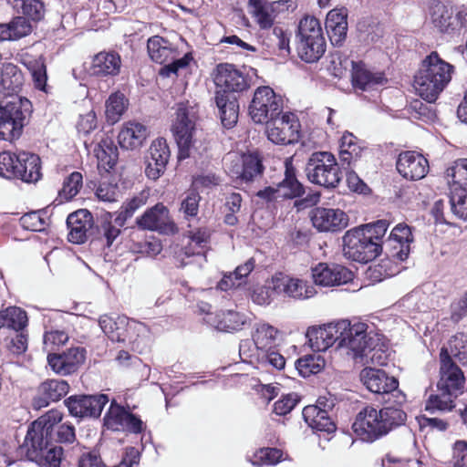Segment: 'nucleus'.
Segmentation results:
<instances>
[{"mask_svg":"<svg viewBox=\"0 0 467 467\" xmlns=\"http://www.w3.org/2000/svg\"><path fill=\"white\" fill-rule=\"evenodd\" d=\"M24 76L17 66L6 63L0 74V140L18 139L32 112V104L19 96Z\"/></svg>","mask_w":467,"mask_h":467,"instance_id":"f257e3e1","label":"nucleus"},{"mask_svg":"<svg viewBox=\"0 0 467 467\" xmlns=\"http://www.w3.org/2000/svg\"><path fill=\"white\" fill-rule=\"evenodd\" d=\"M57 410H51L28 427L19 453L42 467H60L63 449L54 444V428L62 420Z\"/></svg>","mask_w":467,"mask_h":467,"instance_id":"f03ea898","label":"nucleus"},{"mask_svg":"<svg viewBox=\"0 0 467 467\" xmlns=\"http://www.w3.org/2000/svg\"><path fill=\"white\" fill-rule=\"evenodd\" d=\"M389 228L386 220H379L351 230L343 237V252L348 258L359 263L374 260L383 251L381 239Z\"/></svg>","mask_w":467,"mask_h":467,"instance_id":"7ed1b4c3","label":"nucleus"},{"mask_svg":"<svg viewBox=\"0 0 467 467\" xmlns=\"http://www.w3.org/2000/svg\"><path fill=\"white\" fill-rule=\"evenodd\" d=\"M453 66L443 60L436 51L428 55L414 76L413 87L424 100L436 101L451 80Z\"/></svg>","mask_w":467,"mask_h":467,"instance_id":"20e7f679","label":"nucleus"},{"mask_svg":"<svg viewBox=\"0 0 467 467\" xmlns=\"http://www.w3.org/2000/svg\"><path fill=\"white\" fill-rule=\"evenodd\" d=\"M464 386L465 378L462 369L452 360L448 359L444 351L441 355L438 393L429 397L426 410H451L455 407L454 400L463 392Z\"/></svg>","mask_w":467,"mask_h":467,"instance_id":"39448f33","label":"nucleus"},{"mask_svg":"<svg viewBox=\"0 0 467 467\" xmlns=\"http://www.w3.org/2000/svg\"><path fill=\"white\" fill-rule=\"evenodd\" d=\"M298 57L306 63H314L326 51V39L317 18L306 16L300 19L296 35Z\"/></svg>","mask_w":467,"mask_h":467,"instance_id":"423d86ee","label":"nucleus"},{"mask_svg":"<svg viewBox=\"0 0 467 467\" xmlns=\"http://www.w3.org/2000/svg\"><path fill=\"white\" fill-rule=\"evenodd\" d=\"M147 50L153 62L161 65L168 63L159 71L160 76L163 78L177 76L178 71L185 68L192 60L191 53L185 54L181 58H176L179 56V51L175 45L161 36H153L148 39Z\"/></svg>","mask_w":467,"mask_h":467,"instance_id":"0eeeda50","label":"nucleus"},{"mask_svg":"<svg viewBox=\"0 0 467 467\" xmlns=\"http://www.w3.org/2000/svg\"><path fill=\"white\" fill-rule=\"evenodd\" d=\"M308 181L325 188H336L342 173L333 154L327 151L312 153L306 165Z\"/></svg>","mask_w":467,"mask_h":467,"instance_id":"6e6552de","label":"nucleus"},{"mask_svg":"<svg viewBox=\"0 0 467 467\" xmlns=\"http://www.w3.org/2000/svg\"><path fill=\"white\" fill-rule=\"evenodd\" d=\"M257 78V70L253 67L238 68L233 64L217 65L214 75L216 92L234 95L247 90Z\"/></svg>","mask_w":467,"mask_h":467,"instance_id":"1a4fd4ad","label":"nucleus"},{"mask_svg":"<svg viewBox=\"0 0 467 467\" xmlns=\"http://www.w3.org/2000/svg\"><path fill=\"white\" fill-rule=\"evenodd\" d=\"M338 348H348L355 361L366 351L368 338L375 333L367 323L356 319H340L337 321Z\"/></svg>","mask_w":467,"mask_h":467,"instance_id":"9d476101","label":"nucleus"},{"mask_svg":"<svg viewBox=\"0 0 467 467\" xmlns=\"http://www.w3.org/2000/svg\"><path fill=\"white\" fill-rule=\"evenodd\" d=\"M175 115L171 130L179 148V159L183 160L191 154L197 110L189 102H182L177 104Z\"/></svg>","mask_w":467,"mask_h":467,"instance_id":"9b49d317","label":"nucleus"},{"mask_svg":"<svg viewBox=\"0 0 467 467\" xmlns=\"http://www.w3.org/2000/svg\"><path fill=\"white\" fill-rule=\"evenodd\" d=\"M284 101L280 95L268 86L255 89L249 105V115L254 122L263 124L283 113Z\"/></svg>","mask_w":467,"mask_h":467,"instance_id":"f8f14e48","label":"nucleus"},{"mask_svg":"<svg viewBox=\"0 0 467 467\" xmlns=\"http://www.w3.org/2000/svg\"><path fill=\"white\" fill-rule=\"evenodd\" d=\"M99 325L111 341L117 342H124L128 339L135 343L138 338H134L132 333H137L138 337H144L149 333L146 325L134 320L130 321L124 316L102 315L99 318Z\"/></svg>","mask_w":467,"mask_h":467,"instance_id":"ddd939ff","label":"nucleus"},{"mask_svg":"<svg viewBox=\"0 0 467 467\" xmlns=\"http://www.w3.org/2000/svg\"><path fill=\"white\" fill-rule=\"evenodd\" d=\"M265 123L266 136L275 144H293L299 139L300 124L296 116L291 112L282 113Z\"/></svg>","mask_w":467,"mask_h":467,"instance_id":"4468645a","label":"nucleus"},{"mask_svg":"<svg viewBox=\"0 0 467 467\" xmlns=\"http://www.w3.org/2000/svg\"><path fill=\"white\" fill-rule=\"evenodd\" d=\"M249 13L258 26L270 29L275 19L282 14L294 10L296 7L292 0H278L268 2L266 0H248Z\"/></svg>","mask_w":467,"mask_h":467,"instance_id":"2eb2a0df","label":"nucleus"},{"mask_svg":"<svg viewBox=\"0 0 467 467\" xmlns=\"http://www.w3.org/2000/svg\"><path fill=\"white\" fill-rule=\"evenodd\" d=\"M360 379L373 393L391 394L399 404L405 401V396L398 389V380L394 377H389L382 369L366 367L360 372Z\"/></svg>","mask_w":467,"mask_h":467,"instance_id":"dca6fc26","label":"nucleus"},{"mask_svg":"<svg viewBox=\"0 0 467 467\" xmlns=\"http://www.w3.org/2000/svg\"><path fill=\"white\" fill-rule=\"evenodd\" d=\"M103 421L108 430L114 431H127L132 433H140L144 430L143 421L115 400L111 401Z\"/></svg>","mask_w":467,"mask_h":467,"instance_id":"f3484780","label":"nucleus"},{"mask_svg":"<svg viewBox=\"0 0 467 467\" xmlns=\"http://www.w3.org/2000/svg\"><path fill=\"white\" fill-rule=\"evenodd\" d=\"M108 402L105 394L73 395L65 400L70 415L77 418H99Z\"/></svg>","mask_w":467,"mask_h":467,"instance_id":"a211bd4d","label":"nucleus"},{"mask_svg":"<svg viewBox=\"0 0 467 467\" xmlns=\"http://www.w3.org/2000/svg\"><path fill=\"white\" fill-rule=\"evenodd\" d=\"M380 414L373 407H366L356 417L352 429L360 440L372 442L385 435Z\"/></svg>","mask_w":467,"mask_h":467,"instance_id":"6ab92c4d","label":"nucleus"},{"mask_svg":"<svg viewBox=\"0 0 467 467\" xmlns=\"http://www.w3.org/2000/svg\"><path fill=\"white\" fill-rule=\"evenodd\" d=\"M272 288L276 295L293 299L305 300L313 297L317 291L308 282L282 273L272 277Z\"/></svg>","mask_w":467,"mask_h":467,"instance_id":"aec40b11","label":"nucleus"},{"mask_svg":"<svg viewBox=\"0 0 467 467\" xmlns=\"http://www.w3.org/2000/svg\"><path fill=\"white\" fill-rule=\"evenodd\" d=\"M413 242L411 228L406 223L397 224L387 239H381L382 248L394 259L404 261L410 252V244Z\"/></svg>","mask_w":467,"mask_h":467,"instance_id":"412c9836","label":"nucleus"},{"mask_svg":"<svg viewBox=\"0 0 467 467\" xmlns=\"http://www.w3.org/2000/svg\"><path fill=\"white\" fill-rule=\"evenodd\" d=\"M310 218L319 232H339L348 225V216L340 209L316 207Z\"/></svg>","mask_w":467,"mask_h":467,"instance_id":"4be33fe9","label":"nucleus"},{"mask_svg":"<svg viewBox=\"0 0 467 467\" xmlns=\"http://www.w3.org/2000/svg\"><path fill=\"white\" fill-rule=\"evenodd\" d=\"M228 171L240 182H250L263 174L264 166L258 154L249 153L241 157L234 156V160L231 161Z\"/></svg>","mask_w":467,"mask_h":467,"instance_id":"5701e85b","label":"nucleus"},{"mask_svg":"<svg viewBox=\"0 0 467 467\" xmlns=\"http://www.w3.org/2000/svg\"><path fill=\"white\" fill-rule=\"evenodd\" d=\"M137 224L144 230L160 233H171L175 225L170 217L168 208L162 203H157L137 218Z\"/></svg>","mask_w":467,"mask_h":467,"instance_id":"b1692460","label":"nucleus"},{"mask_svg":"<svg viewBox=\"0 0 467 467\" xmlns=\"http://www.w3.org/2000/svg\"><path fill=\"white\" fill-rule=\"evenodd\" d=\"M312 277L317 285L333 286L352 281L354 275L343 265H328L321 263L312 269Z\"/></svg>","mask_w":467,"mask_h":467,"instance_id":"393cba45","label":"nucleus"},{"mask_svg":"<svg viewBox=\"0 0 467 467\" xmlns=\"http://www.w3.org/2000/svg\"><path fill=\"white\" fill-rule=\"evenodd\" d=\"M203 320L218 331L229 333L242 330L250 322L247 315L233 309L217 311L215 315H209Z\"/></svg>","mask_w":467,"mask_h":467,"instance_id":"a878e982","label":"nucleus"},{"mask_svg":"<svg viewBox=\"0 0 467 467\" xmlns=\"http://www.w3.org/2000/svg\"><path fill=\"white\" fill-rule=\"evenodd\" d=\"M399 173L409 180L416 181L424 178L429 171L428 160L415 151H405L399 155L397 161Z\"/></svg>","mask_w":467,"mask_h":467,"instance_id":"bb28decb","label":"nucleus"},{"mask_svg":"<svg viewBox=\"0 0 467 467\" xmlns=\"http://www.w3.org/2000/svg\"><path fill=\"white\" fill-rule=\"evenodd\" d=\"M69 390L68 383L64 379H47L42 382L34 397L32 406L36 410L47 407L51 402L58 401Z\"/></svg>","mask_w":467,"mask_h":467,"instance_id":"cd10ccee","label":"nucleus"},{"mask_svg":"<svg viewBox=\"0 0 467 467\" xmlns=\"http://www.w3.org/2000/svg\"><path fill=\"white\" fill-rule=\"evenodd\" d=\"M85 360V349L70 348L60 354L49 353L47 362L51 369L59 375H68L75 372Z\"/></svg>","mask_w":467,"mask_h":467,"instance_id":"c85d7f7f","label":"nucleus"},{"mask_svg":"<svg viewBox=\"0 0 467 467\" xmlns=\"http://www.w3.org/2000/svg\"><path fill=\"white\" fill-rule=\"evenodd\" d=\"M15 180L26 183H35L41 177V160L38 155L27 151H18V159Z\"/></svg>","mask_w":467,"mask_h":467,"instance_id":"c756f323","label":"nucleus"},{"mask_svg":"<svg viewBox=\"0 0 467 467\" xmlns=\"http://www.w3.org/2000/svg\"><path fill=\"white\" fill-rule=\"evenodd\" d=\"M68 241L73 244H84L92 227V215L87 210H78L70 213L67 219Z\"/></svg>","mask_w":467,"mask_h":467,"instance_id":"7c9ffc66","label":"nucleus"},{"mask_svg":"<svg viewBox=\"0 0 467 467\" xmlns=\"http://www.w3.org/2000/svg\"><path fill=\"white\" fill-rule=\"evenodd\" d=\"M337 321L325 324L318 327H310L306 332L309 345L314 351H326L337 344L338 347V336Z\"/></svg>","mask_w":467,"mask_h":467,"instance_id":"2f4dec72","label":"nucleus"},{"mask_svg":"<svg viewBox=\"0 0 467 467\" xmlns=\"http://www.w3.org/2000/svg\"><path fill=\"white\" fill-rule=\"evenodd\" d=\"M363 356L358 357V361L361 365L383 366L387 364L389 357V348L382 334L374 333L373 337L368 338L366 351Z\"/></svg>","mask_w":467,"mask_h":467,"instance_id":"473e14b6","label":"nucleus"},{"mask_svg":"<svg viewBox=\"0 0 467 467\" xmlns=\"http://www.w3.org/2000/svg\"><path fill=\"white\" fill-rule=\"evenodd\" d=\"M348 9L346 7L330 10L326 18V29L334 46H341L348 32Z\"/></svg>","mask_w":467,"mask_h":467,"instance_id":"72a5a7b5","label":"nucleus"},{"mask_svg":"<svg viewBox=\"0 0 467 467\" xmlns=\"http://www.w3.org/2000/svg\"><path fill=\"white\" fill-rule=\"evenodd\" d=\"M121 58L116 52H99L92 60L90 73L96 77H114L120 71Z\"/></svg>","mask_w":467,"mask_h":467,"instance_id":"f704fd0d","label":"nucleus"},{"mask_svg":"<svg viewBox=\"0 0 467 467\" xmlns=\"http://www.w3.org/2000/svg\"><path fill=\"white\" fill-rule=\"evenodd\" d=\"M94 154L98 160L99 171L109 172L112 170L118 161V148L113 140L102 134L99 141L93 148Z\"/></svg>","mask_w":467,"mask_h":467,"instance_id":"c9c22d12","label":"nucleus"},{"mask_svg":"<svg viewBox=\"0 0 467 467\" xmlns=\"http://www.w3.org/2000/svg\"><path fill=\"white\" fill-rule=\"evenodd\" d=\"M189 243L182 249V254H178L177 261L179 266L183 267L189 264L184 258H181L183 254L186 258L192 256H199L204 254V249L207 247L210 239V233L206 228H198L190 231L188 234Z\"/></svg>","mask_w":467,"mask_h":467,"instance_id":"e433bc0d","label":"nucleus"},{"mask_svg":"<svg viewBox=\"0 0 467 467\" xmlns=\"http://www.w3.org/2000/svg\"><path fill=\"white\" fill-rule=\"evenodd\" d=\"M303 418L307 425L317 431L331 433L336 431V424L331 420L327 410L319 405H308L303 410Z\"/></svg>","mask_w":467,"mask_h":467,"instance_id":"4c0bfd02","label":"nucleus"},{"mask_svg":"<svg viewBox=\"0 0 467 467\" xmlns=\"http://www.w3.org/2000/svg\"><path fill=\"white\" fill-rule=\"evenodd\" d=\"M430 18L435 27L442 33H456L457 25L452 8L437 1L430 7Z\"/></svg>","mask_w":467,"mask_h":467,"instance_id":"58836bf2","label":"nucleus"},{"mask_svg":"<svg viewBox=\"0 0 467 467\" xmlns=\"http://www.w3.org/2000/svg\"><path fill=\"white\" fill-rule=\"evenodd\" d=\"M285 177L276 184L277 195L282 199H294L302 196L304 188L296 179L292 159H285Z\"/></svg>","mask_w":467,"mask_h":467,"instance_id":"ea45409f","label":"nucleus"},{"mask_svg":"<svg viewBox=\"0 0 467 467\" xmlns=\"http://www.w3.org/2000/svg\"><path fill=\"white\" fill-rule=\"evenodd\" d=\"M148 136L147 128L135 121L126 123L119 133L118 140L121 148L135 150L140 148Z\"/></svg>","mask_w":467,"mask_h":467,"instance_id":"a19ab883","label":"nucleus"},{"mask_svg":"<svg viewBox=\"0 0 467 467\" xmlns=\"http://www.w3.org/2000/svg\"><path fill=\"white\" fill-rule=\"evenodd\" d=\"M214 99L222 124L227 129L233 128L237 123L239 113L236 97L230 94L215 93Z\"/></svg>","mask_w":467,"mask_h":467,"instance_id":"79ce46f5","label":"nucleus"},{"mask_svg":"<svg viewBox=\"0 0 467 467\" xmlns=\"http://www.w3.org/2000/svg\"><path fill=\"white\" fill-rule=\"evenodd\" d=\"M363 143L350 132H345L340 139L339 159L342 164L355 165L365 150Z\"/></svg>","mask_w":467,"mask_h":467,"instance_id":"37998d69","label":"nucleus"},{"mask_svg":"<svg viewBox=\"0 0 467 467\" xmlns=\"http://www.w3.org/2000/svg\"><path fill=\"white\" fill-rule=\"evenodd\" d=\"M28 317L19 306H10L0 310V329L14 332L27 329Z\"/></svg>","mask_w":467,"mask_h":467,"instance_id":"c03bdc74","label":"nucleus"},{"mask_svg":"<svg viewBox=\"0 0 467 467\" xmlns=\"http://www.w3.org/2000/svg\"><path fill=\"white\" fill-rule=\"evenodd\" d=\"M384 80L385 78L382 73H372L362 65L353 62L352 83L354 88L368 90L383 84Z\"/></svg>","mask_w":467,"mask_h":467,"instance_id":"a18cd8bd","label":"nucleus"},{"mask_svg":"<svg viewBox=\"0 0 467 467\" xmlns=\"http://www.w3.org/2000/svg\"><path fill=\"white\" fill-rule=\"evenodd\" d=\"M277 334L278 330L275 327L267 323L257 324L252 334L256 352L273 348Z\"/></svg>","mask_w":467,"mask_h":467,"instance_id":"49530a36","label":"nucleus"},{"mask_svg":"<svg viewBox=\"0 0 467 467\" xmlns=\"http://www.w3.org/2000/svg\"><path fill=\"white\" fill-rule=\"evenodd\" d=\"M8 5L18 14L34 21L43 18L44 4L41 0H7Z\"/></svg>","mask_w":467,"mask_h":467,"instance_id":"de8ad7c7","label":"nucleus"},{"mask_svg":"<svg viewBox=\"0 0 467 467\" xmlns=\"http://www.w3.org/2000/svg\"><path fill=\"white\" fill-rule=\"evenodd\" d=\"M446 176L449 180L450 192L467 191V159H460L448 168Z\"/></svg>","mask_w":467,"mask_h":467,"instance_id":"09e8293b","label":"nucleus"},{"mask_svg":"<svg viewBox=\"0 0 467 467\" xmlns=\"http://www.w3.org/2000/svg\"><path fill=\"white\" fill-rule=\"evenodd\" d=\"M385 435L393 429L404 425L407 420L406 412L397 406H386L379 410Z\"/></svg>","mask_w":467,"mask_h":467,"instance_id":"8fccbe9b","label":"nucleus"},{"mask_svg":"<svg viewBox=\"0 0 467 467\" xmlns=\"http://www.w3.org/2000/svg\"><path fill=\"white\" fill-rule=\"evenodd\" d=\"M282 457V451L276 448H262L246 455L247 461L254 467L275 465Z\"/></svg>","mask_w":467,"mask_h":467,"instance_id":"3c124183","label":"nucleus"},{"mask_svg":"<svg viewBox=\"0 0 467 467\" xmlns=\"http://www.w3.org/2000/svg\"><path fill=\"white\" fill-rule=\"evenodd\" d=\"M325 366V359L318 354L306 355L298 358L296 362V368L298 373L304 377L318 373Z\"/></svg>","mask_w":467,"mask_h":467,"instance_id":"603ef678","label":"nucleus"},{"mask_svg":"<svg viewBox=\"0 0 467 467\" xmlns=\"http://www.w3.org/2000/svg\"><path fill=\"white\" fill-rule=\"evenodd\" d=\"M128 101L122 93L116 92L109 96L106 102V116L109 122H117L125 112Z\"/></svg>","mask_w":467,"mask_h":467,"instance_id":"864d4df0","label":"nucleus"},{"mask_svg":"<svg viewBox=\"0 0 467 467\" xmlns=\"http://www.w3.org/2000/svg\"><path fill=\"white\" fill-rule=\"evenodd\" d=\"M255 361L258 368H266L268 366L280 370L285 368V358L274 348L256 352Z\"/></svg>","mask_w":467,"mask_h":467,"instance_id":"5fc2aeb1","label":"nucleus"},{"mask_svg":"<svg viewBox=\"0 0 467 467\" xmlns=\"http://www.w3.org/2000/svg\"><path fill=\"white\" fill-rule=\"evenodd\" d=\"M21 225L29 231L42 232L48 224L47 212L36 211L24 214L20 219Z\"/></svg>","mask_w":467,"mask_h":467,"instance_id":"6e6d98bb","label":"nucleus"},{"mask_svg":"<svg viewBox=\"0 0 467 467\" xmlns=\"http://www.w3.org/2000/svg\"><path fill=\"white\" fill-rule=\"evenodd\" d=\"M18 152H11L5 150L0 152V176L7 180H15L17 162Z\"/></svg>","mask_w":467,"mask_h":467,"instance_id":"4d7b16f0","label":"nucleus"},{"mask_svg":"<svg viewBox=\"0 0 467 467\" xmlns=\"http://www.w3.org/2000/svg\"><path fill=\"white\" fill-rule=\"evenodd\" d=\"M170 155L171 152L166 140L158 138L151 142L149 154L146 157L167 166Z\"/></svg>","mask_w":467,"mask_h":467,"instance_id":"13d9d810","label":"nucleus"},{"mask_svg":"<svg viewBox=\"0 0 467 467\" xmlns=\"http://www.w3.org/2000/svg\"><path fill=\"white\" fill-rule=\"evenodd\" d=\"M466 342L467 338L464 334H457L451 337L447 346L441 348L440 356L445 351L449 360H452V358L462 359L461 355L464 353L463 349Z\"/></svg>","mask_w":467,"mask_h":467,"instance_id":"bf43d9fd","label":"nucleus"},{"mask_svg":"<svg viewBox=\"0 0 467 467\" xmlns=\"http://www.w3.org/2000/svg\"><path fill=\"white\" fill-rule=\"evenodd\" d=\"M83 177L78 171L72 172L63 183V188L59 192L61 197L70 200L75 197L82 187Z\"/></svg>","mask_w":467,"mask_h":467,"instance_id":"052dcab7","label":"nucleus"},{"mask_svg":"<svg viewBox=\"0 0 467 467\" xmlns=\"http://www.w3.org/2000/svg\"><path fill=\"white\" fill-rule=\"evenodd\" d=\"M449 199L452 213L457 217L467 220V191L450 192Z\"/></svg>","mask_w":467,"mask_h":467,"instance_id":"680f3d73","label":"nucleus"},{"mask_svg":"<svg viewBox=\"0 0 467 467\" xmlns=\"http://www.w3.org/2000/svg\"><path fill=\"white\" fill-rule=\"evenodd\" d=\"M28 70L31 73L35 87L47 92V70L44 62L41 59L34 60L29 63Z\"/></svg>","mask_w":467,"mask_h":467,"instance_id":"e2e57ef3","label":"nucleus"},{"mask_svg":"<svg viewBox=\"0 0 467 467\" xmlns=\"http://www.w3.org/2000/svg\"><path fill=\"white\" fill-rule=\"evenodd\" d=\"M67 340L68 336L64 331L52 330L46 332L43 339L44 349L49 354L57 348L63 346Z\"/></svg>","mask_w":467,"mask_h":467,"instance_id":"0e129e2a","label":"nucleus"},{"mask_svg":"<svg viewBox=\"0 0 467 467\" xmlns=\"http://www.w3.org/2000/svg\"><path fill=\"white\" fill-rule=\"evenodd\" d=\"M15 333L16 335L10 337L7 348L11 353L21 355L26 351L28 347V331L24 329Z\"/></svg>","mask_w":467,"mask_h":467,"instance_id":"69168bd1","label":"nucleus"},{"mask_svg":"<svg viewBox=\"0 0 467 467\" xmlns=\"http://www.w3.org/2000/svg\"><path fill=\"white\" fill-rule=\"evenodd\" d=\"M299 400L300 399L296 393L285 395L275 402L273 411L279 416L286 415L296 406Z\"/></svg>","mask_w":467,"mask_h":467,"instance_id":"338daca9","label":"nucleus"},{"mask_svg":"<svg viewBox=\"0 0 467 467\" xmlns=\"http://www.w3.org/2000/svg\"><path fill=\"white\" fill-rule=\"evenodd\" d=\"M452 467H467V441H457L453 445Z\"/></svg>","mask_w":467,"mask_h":467,"instance_id":"774afa93","label":"nucleus"}]
</instances>
